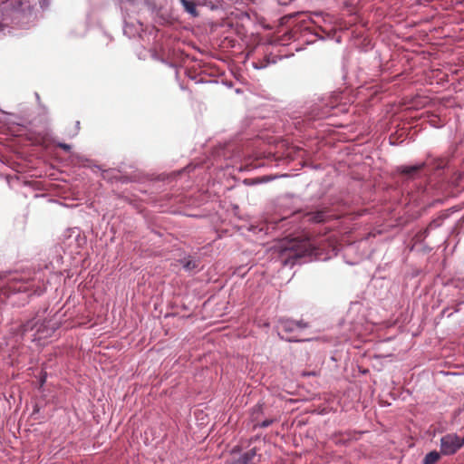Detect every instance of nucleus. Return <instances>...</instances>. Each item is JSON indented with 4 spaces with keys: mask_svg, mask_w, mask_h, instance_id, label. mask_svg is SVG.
Instances as JSON below:
<instances>
[{
    "mask_svg": "<svg viewBox=\"0 0 464 464\" xmlns=\"http://www.w3.org/2000/svg\"><path fill=\"white\" fill-rule=\"evenodd\" d=\"M314 247L308 238H293L282 246V255L287 256L285 262L293 265L295 260L313 254Z\"/></svg>",
    "mask_w": 464,
    "mask_h": 464,
    "instance_id": "f257e3e1",
    "label": "nucleus"
},
{
    "mask_svg": "<svg viewBox=\"0 0 464 464\" xmlns=\"http://www.w3.org/2000/svg\"><path fill=\"white\" fill-rule=\"evenodd\" d=\"M308 324L304 321H294L291 319H281L278 323V334L281 339L287 342H304L308 341L300 334L301 331L307 328Z\"/></svg>",
    "mask_w": 464,
    "mask_h": 464,
    "instance_id": "f03ea898",
    "label": "nucleus"
},
{
    "mask_svg": "<svg viewBox=\"0 0 464 464\" xmlns=\"http://www.w3.org/2000/svg\"><path fill=\"white\" fill-rule=\"evenodd\" d=\"M464 446V437L456 433H449L440 439V453L442 455L455 454Z\"/></svg>",
    "mask_w": 464,
    "mask_h": 464,
    "instance_id": "7ed1b4c3",
    "label": "nucleus"
},
{
    "mask_svg": "<svg viewBox=\"0 0 464 464\" xmlns=\"http://www.w3.org/2000/svg\"><path fill=\"white\" fill-rule=\"evenodd\" d=\"M260 461V456L257 455L256 449L253 448L240 455L237 459L227 461L226 464H256Z\"/></svg>",
    "mask_w": 464,
    "mask_h": 464,
    "instance_id": "20e7f679",
    "label": "nucleus"
},
{
    "mask_svg": "<svg viewBox=\"0 0 464 464\" xmlns=\"http://www.w3.org/2000/svg\"><path fill=\"white\" fill-rule=\"evenodd\" d=\"M306 218L308 221L314 223H322L326 220L327 212L324 210H319L316 212H311L306 214Z\"/></svg>",
    "mask_w": 464,
    "mask_h": 464,
    "instance_id": "39448f33",
    "label": "nucleus"
},
{
    "mask_svg": "<svg viewBox=\"0 0 464 464\" xmlns=\"http://www.w3.org/2000/svg\"><path fill=\"white\" fill-rule=\"evenodd\" d=\"M425 167V163L409 166V167H401L400 169V172L403 175L407 176H414L416 173H418L420 170H421Z\"/></svg>",
    "mask_w": 464,
    "mask_h": 464,
    "instance_id": "423d86ee",
    "label": "nucleus"
},
{
    "mask_svg": "<svg viewBox=\"0 0 464 464\" xmlns=\"http://www.w3.org/2000/svg\"><path fill=\"white\" fill-rule=\"evenodd\" d=\"M180 3L185 11L196 17L198 15L196 4L191 0H180Z\"/></svg>",
    "mask_w": 464,
    "mask_h": 464,
    "instance_id": "0eeeda50",
    "label": "nucleus"
},
{
    "mask_svg": "<svg viewBox=\"0 0 464 464\" xmlns=\"http://www.w3.org/2000/svg\"><path fill=\"white\" fill-rule=\"evenodd\" d=\"M9 289L14 292H26L28 287V282H14L9 285Z\"/></svg>",
    "mask_w": 464,
    "mask_h": 464,
    "instance_id": "6e6552de",
    "label": "nucleus"
},
{
    "mask_svg": "<svg viewBox=\"0 0 464 464\" xmlns=\"http://www.w3.org/2000/svg\"><path fill=\"white\" fill-rule=\"evenodd\" d=\"M440 459V454L437 452L436 450L430 451L428 453L424 459L423 464H435L437 463Z\"/></svg>",
    "mask_w": 464,
    "mask_h": 464,
    "instance_id": "1a4fd4ad",
    "label": "nucleus"
},
{
    "mask_svg": "<svg viewBox=\"0 0 464 464\" xmlns=\"http://www.w3.org/2000/svg\"><path fill=\"white\" fill-rule=\"evenodd\" d=\"M198 266V262L196 260H193V259H185L183 261V267L188 270V271H190V270H193L195 269L196 267Z\"/></svg>",
    "mask_w": 464,
    "mask_h": 464,
    "instance_id": "9d476101",
    "label": "nucleus"
},
{
    "mask_svg": "<svg viewBox=\"0 0 464 464\" xmlns=\"http://www.w3.org/2000/svg\"><path fill=\"white\" fill-rule=\"evenodd\" d=\"M34 326H35V324H33L31 321H29L26 324L22 325V331H23V333H25L27 331L33 330Z\"/></svg>",
    "mask_w": 464,
    "mask_h": 464,
    "instance_id": "9b49d317",
    "label": "nucleus"
},
{
    "mask_svg": "<svg viewBox=\"0 0 464 464\" xmlns=\"http://www.w3.org/2000/svg\"><path fill=\"white\" fill-rule=\"evenodd\" d=\"M57 147L63 149L65 151H70L71 150V146L69 144H66V143H58Z\"/></svg>",
    "mask_w": 464,
    "mask_h": 464,
    "instance_id": "f8f14e48",
    "label": "nucleus"
},
{
    "mask_svg": "<svg viewBox=\"0 0 464 464\" xmlns=\"http://www.w3.org/2000/svg\"><path fill=\"white\" fill-rule=\"evenodd\" d=\"M272 423H273V420H264V421L260 424V426H261L262 428H266V427L270 426Z\"/></svg>",
    "mask_w": 464,
    "mask_h": 464,
    "instance_id": "ddd939ff",
    "label": "nucleus"
},
{
    "mask_svg": "<svg viewBox=\"0 0 464 464\" xmlns=\"http://www.w3.org/2000/svg\"><path fill=\"white\" fill-rule=\"evenodd\" d=\"M438 161H439V163H438V165L436 166V168H437V169L443 168V166H444V162H443V160H439Z\"/></svg>",
    "mask_w": 464,
    "mask_h": 464,
    "instance_id": "4468645a",
    "label": "nucleus"
},
{
    "mask_svg": "<svg viewBox=\"0 0 464 464\" xmlns=\"http://www.w3.org/2000/svg\"><path fill=\"white\" fill-rule=\"evenodd\" d=\"M76 128L79 129L80 128V121H76Z\"/></svg>",
    "mask_w": 464,
    "mask_h": 464,
    "instance_id": "2eb2a0df",
    "label": "nucleus"
},
{
    "mask_svg": "<svg viewBox=\"0 0 464 464\" xmlns=\"http://www.w3.org/2000/svg\"><path fill=\"white\" fill-rule=\"evenodd\" d=\"M334 441L335 443H339L340 441L337 440V436H334Z\"/></svg>",
    "mask_w": 464,
    "mask_h": 464,
    "instance_id": "dca6fc26",
    "label": "nucleus"
},
{
    "mask_svg": "<svg viewBox=\"0 0 464 464\" xmlns=\"http://www.w3.org/2000/svg\"><path fill=\"white\" fill-rule=\"evenodd\" d=\"M2 28V24H0V29Z\"/></svg>",
    "mask_w": 464,
    "mask_h": 464,
    "instance_id": "f3484780",
    "label": "nucleus"
}]
</instances>
